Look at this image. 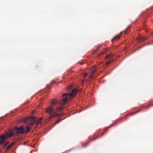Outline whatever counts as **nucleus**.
I'll return each instance as SVG.
<instances>
[{
	"label": "nucleus",
	"mask_w": 153,
	"mask_h": 153,
	"mask_svg": "<svg viewBox=\"0 0 153 153\" xmlns=\"http://www.w3.org/2000/svg\"><path fill=\"white\" fill-rule=\"evenodd\" d=\"M120 38V35L118 34L113 38L111 40V41L113 42L115 40H117L119 39Z\"/></svg>",
	"instance_id": "423d86ee"
},
{
	"label": "nucleus",
	"mask_w": 153,
	"mask_h": 153,
	"mask_svg": "<svg viewBox=\"0 0 153 153\" xmlns=\"http://www.w3.org/2000/svg\"><path fill=\"white\" fill-rule=\"evenodd\" d=\"M25 132L24 128L22 126H20L19 128L14 127L13 129L10 131L6 134L0 136V145L3 144L5 140L9 137L17 136L18 134L23 133Z\"/></svg>",
	"instance_id": "f03ea898"
},
{
	"label": "nucleus",
	"mask_w": 153,
	"mask_h": 153,
	"mask_svg": "<svg viewBox=\"0 0 153 153\" xmlns=\"http://www.w3.org/2000/svg\"><path fill=\"white\" fill-rule=\"evenodd\" d=\"M150 105H149V106H146V108H149V107L150 106Z\"/></svg>",
	"instance_id": "a878e982"
},
{
	"label": "nucleus",
	"mask_w": 153,
	"mask_h": 153,
	"mask_svg": "<svg viewBox=\"0 0 153 153\" xmlns=\"http://www.w3.org/2000/svg\"><path fill=\"white\" fill-rule=\"evenodd\" d=\"M79 63L81 65L83 64V62H80Z\"/></svg>",
	"instance_id": "393cba45"
},
{
	"label": "nucleus",
	"mask_w": 153,
	"mask_h": 153,
	"mask_svg": "<svg viewBox=\"0 0 153 153\" xmlns=\"http://www.w3.org/2000/svg\"><path fill=\"white\" fill-rule=\"evenodd\" d=\"M112 57V56L111 54H108L106 56V58H111Z\"/></svg>",
	"instance_id": "f8f14e48"
},
{
	"label": "nucleus",
	"mask_w": 153,
	"mask_h": 153,
	"mask_svg": "<svg viewBox=\"0 0 153 153\" xmlns=\"http://www.w3.org/2000/svg\"><path fill=\"white\" fill-rule=\"evenodd\" d=\"M105 53L104 52H102V53H101L100 54H98V55L97 56V58H100V55L103 54L104 53Z\"/></svg>",
	"instance_id": "ddd939ff"
},
{
	"label": "nucleus",
	"mask_w": 153,
	"mask_h": 153,
	"mask_svg": "<svg viewBox=\"0 0 153 153\" xmlns=\"http://www.w3.org/2000/svg\"><path fill=\"white\" fill-rule=\"evenodd\" d=\"M98 137H99V136H97V137H95V138L94 137L92 139H90L89 140V141H91L93 140H95L97 138H98Z\"/></svg>",
	"instance_id": "4468645a"
},
{
	"label": "nucleus",
	"mask_w": 153,
	"mask_h": 153,
	"mask_svg": "<svg viewBox=\"0 0 153 153\" xmlns=\"http://www.w3.org/2000/svg\"><path fill=\"white\" fill-rule=\"evenodd\" d=\"M88 74V73H85L84 74V80H85V78L87 76V75Z\"/></svg>",
	"instance_id": "dca6fc26"
},
{
	"label": "nucleus",
	"mask_w": 153,
	"mask_h": 153,
	"mask_svg": "<svg viewBox=\"0 0 153 153\" xmlns=\"http://www.w3.org/2000/svg\"><path fill=\"white\" fill-rule=\"evenodd\" d=\"M91 75L89 77V80L93 78L94 77V76H93L94 75V73L96 71V69L95 66H93L91 69Z\"/></svg>",
	"instance_id": "20e7f679"
},
{
	"label": "nucleus",
	"mask_w": 153,
	"mask_h": 153,
	"mask_svg": "<svg viewBox=\"0 0 153 153\" xmlns=\"http://www.w3.org/2000/svg\"><path fill=\"white\" fill-rule=\"evenodd\" d=\"M26 131L27 132H29L30 130V128L28 126L26 127Z\"/></svg>",
	"instance_id": "2eb2a0df"
},
{
	"label": "nucleus",
	"mask_w": 153,
	"mask_h": 153,
	"mask_svg": "<svg viewBox=\"0 0 153 153\" xmlns=\"http://www.w3.org/2000/svg\"><path fill=\"white\" fill-rule=\"evenodd\" d=\"M114 123L113 124V125H114Z\"/></svg>",
	"instance_id": "7c9ffc66"
},
{
	"label": "nucleus",
	"mask_w": 153,
	"mask_h": 153,
	"mask_svg": "<svg viewBox=\"0 0 153 153\" xmlns=\"http://www.w3.org/2000/svg\"><path fill=\"white\" fill-rule=\"evenodd\" d=\"M14 144V143H12L11 144H10V145H9L6 148V150H9L10 147Z\"/></svg>",
	"instance_id": "1a4fd4ad"
},
{
	"label": "nucleus",
	"mask_w": 153,
	"mask_h": 153,
	"mask_svg": "<svg viewBox=\"0 0 153 153\" xmlns=\"http://www.w3.org/2000/svg\"><path fill=\"white\" fill-rule=\"evenodd\" d=\"M79 91V89L74 88L72 90L70 93H68V99L70 100L72 98H74L77 95Z\"/></svg>",
	"instance_id": "7ed1b4c3"
},
{
	"label": "nucleus",
	"mask_w": 153,
	"mask_h": 153,
	"mask_svg": "<svg viewBox=\"0 0 153 153\" xmlns=\"http://www.w3.org/2000/svg\"><path fill=\"white\" fill-rule=\"evenodd\" d=\"M139 111H136V112H133V113H132V114H129V115H133V114H136V113H137V112H139Z\"/></svg>",
	"instance_id": "a211bd4d"
},
{
	"label": "nucleus",
	"mask_w": 153,
	"mask_h": 153,
	"mask_svg": "<svg viewBox=\"0 0 153 153\" xmlns=\"http://www.w3.org/2000/svg\"><path fill=\"white\" fill-rule=\"evenodd\" d=\"M61 121V120L59 119L55 123V124H57L59 123V122Z\"/></svg>",
	"instance_id": "6ab92c4d"
},
{
	"label": "nucleus",
	"mask_w": 153,
	"mask_h": 153,
	"mask_svg": "<svg viewBox=\"0 0 153 153\" xmlns=\"http://www.w3.org/2000/svg\"><path fill=\"white\" fill-rule=\"evenodd\" d=\"M30 118L32 119V121L29 123V125L32 126H33L35 123H37L36 120V119L33 117H30Z\"/></svg>",
	"instance_id": "39448f33"
},
{
	"label": "nucleus",
	"mask_w": 153,
	"mask_h": 153,
	"mask_svg": "<svg viewBox=\"0 0 153 153\" xmlns=\"http://www.w3.org/2000/svg\"><path fill=\"white\" fill-rule=\"evenodd\" d=\"M108 128H106L104 129V132H106L107 131V130L108 129Z\"/></svg>",
	"instance_id": "412c9836"
},
{
	"label": "nucleus",
	"mask_w": 153,
	"mask_h": 153,
	"mask_svg": "<svg viewBox=\"0 0 153 153\" xmlns=\"http://www.w3.org/2000/svg\"><path fill=\"white\" fill-rule=\"evenodd\" d=\"M101 45H100V46H97L96 49H95L94 50L92 51L93 53H95L98 50V49L100 47H101Z\"/></svg>",
	"instance_id": "6e6552de"
},
{
	"label": "nucleus",
	"mask_w": 153,
	"mask_h": 153,
	"mask_svg": "<svg viewBox=\"0 0 153 153\" xmlns=\"http://www.w3.org/2000/svg\"><path fill=\"white\" fill-rule=\"evenodd\" d=\"M7 144H8V143H6L4 145V147H5L6 146V145H7Z\"/></svg>",
	"instance_id": "5701e85b"
},
{
	"label": "nucleus",
	"mask_w": 153,
	"mask_h": 153,
	"mask_svg": "<svg viewBox=\"0 0 153 153\" xmlns=\"http://www.w3.org/2000/svg\"><path fill=\"white\" fill-rule=\"evenodd\" d=\"M130 28V26H129L124 31V32L125 33V34L128 31V29Z\"/></svg>",
	"instance_id": "9d476101"
},
{
	"label": "nucleus",
	"mask_w": 153,
	"mask_h": 153,
	"mask_svg": "<svg viewBox=\"0 0 153 153\" xmlns=\"http://www.w3.org/2000/svg\"><path fill=\"white\" fill-rule=\"evenodd\" d=\"M36 120L37 123L39 124V123L42 120V118H40L39 119H36Z\"/></svg>",
	"instance_id": "9b49d317"
},
{
	"label": "nucleus",
	"mask_w": 153,
	"mask_h": 153,
	"mask_svg": "<svg viewBox=\"0 0 153 153\" xmlns=\"http://www.w3.org/2000/svg\"><path fill=\"white\" fill-rule=\"evenodd\" d=\"M88 144V143H86L85 145L83 146L84 147L86 146Z\"/></svg>",
	"instance_id": "b1692460"
},
{
	"label": "nucleus",
	"mask_w": 153,
	"mask_h": 153,
	"mask_svg": "<svg viewBox=\"0 0 153 153\" xmlns=\"http://www.w3.org/2000/svg\"><path fill=\"white\" fill-rule=\"evenodd\" d=\"M104 133H103L102 134V135H103V134H104Z\"/></svg>",
	"instance_id": "c85d7f7f"
},
{
	"label": "nucleus",
	"mask_w": 153,
	"mask_h": 153,
	"mask_svg": "<svg viewBox=\"0 0 153 153\" xmlns=\"http://www.w3.org/2000/svg\"><path fill=\"white\" fill-rule=\"evenodd\" d=\"M113 61V60H110L109 62H106L107 65H108L111 62H112Z\"/></svg>",
	"instance_id": "f3484780"
},
{
	"label": "nucleus",
	"mask_w": 153,
	"mask_h": 153,
	"mask_svg": "<svg viewBox=\"0 0 153 153\" xmlns=\"http://www.w3.org/2000/svg\"><path fill=\"white\" fill-rule=\"evenodd\" d=\"M72 88V86L71 85L68 87V88H67V89H68H68H71V88Z\"/></svg>",
	"instance_id": "aec40b11"
},
{
	"label": "nucleus",
	"mask_w": 153,
	"mask_h": 153,
	"mask_svg": "<svg viewBox=\"0 0 153 153\" xmlns=\"http://www.w3.org/2000/svg\"><path fill=\"white\" fill-rule=\"evenodd\" d=\"M47 87L48 88H50V86H48Z\"/></svg>",
	"instance_id": "bb28decb"
},
{
	"label": "nucleus",
	"mask_w": 153,
	"mask_h": 153,
	"mask_svg": "<svg viewBox=\"0 0 153 153\" xmlns=\"http://www.w3.org/2000/svg\"><path fill=\"white\" fill-rule=\"evenodd\" d=\"M147 39V38H145L143 37H139L138 38L137 40L139 42H141L143 40H144Z\"/></svg>",
	"instance_id": "0eeeda50"
},
{
	"label": "nucleus",
	"mask_w": 153,
	"mask_h": 153,
	"mask_svg": "<svg viewBox=\"0 0 153 153\" xmlns=\"http://www.w3.org/2000/svg\"><path fill=\"white\" fill-rule=\"evenodd\" d=\"M84 82V80L82 81V84H83V83Z\"/></svg>",
	"instance_id": "c756f323"
},
{
	"label": "nucleus",
	"mask_w": 153,
	"mask_h": 153,
	"mask_svg": "<svg viewBox=\"0 0 153 153\" xmlns=\"http://www.w3.org/2000/svg\"><path fill=\"white\" fill-rule=\"evenodd\" d=\"M55 83V82L54 81H52L51 83V85H52L53 84H54Z\"/></svg>",
	"instance_id": "4be33fe9"
},
{
	"label": "nucleus",
	"mask_w": 153,
	"mask_h": 153,
	"mask_svg": "<svg viewBox=\"0 0 153 153\" xmlns=\"http://www.w3.org/2000/svg\"><path fill=\"white\" fill-rule=\"evenodd\" d=\"M52 105L48 107L45 110L46 113L53 114L49 118L50 119L52 117L61 116L60 113L59 114L64 108V105L67 103V94L64 93L62 96V100L60 101L56 99L51 100Z\"/></svg>",
	"instance_id": "f257e3e1"
},
{
	"label": "nucleus",
	"mask_w": 153,
	"mask_h": 153,
	"mask_svg": "<svg viewBox=\"0 0 153 153\" xmlns=\"http://www.w3.org/2000/svg\"><path fill=\"white\" fill-rule=\"evenodd\" d=\"M27 120V119H26L25 120H23V121H24V122H26V121Z\"/></svg>",
	"instance_id": "cd10ccee"
},
{
	"label": "nucleus",
	"mask_w": 153,
	"mask_h": 153,
	"mask_svg": "<svg viewBox=\"0 0 153 153\" xmlns=\"http://www.w3.org/2000/svg\"><path fill=\"white\" fill-rule=\"evenodd\" d=\"M152 34H153V33H152Z\"/></svg>",
	"instance_id": "2f4dec72"
}]
</instances>
